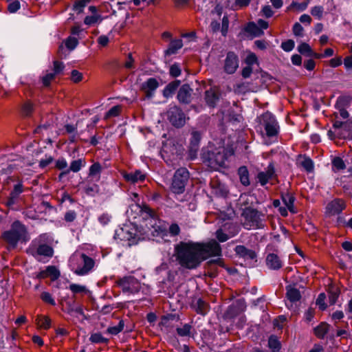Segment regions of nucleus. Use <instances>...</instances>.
Wrapping results in <instances>:
<instances>
[{"mask_svg":"<svg viewBox=\"0 0 352 352\" xmlns=\"http://www.w3.org/2000/svg\"><path fill=\"white\" fill-rule=\"evenodd\" d=\"M198 242L181 241L175 245V256L178 263L184 268L194 270L203 262L199 251Z\"/></svg>","mask_w":352,"mask_h":352,"instance_id":"obj_1","label":"nucleus"},{"mask_svg":"<svg viewBox=\"0 0 352 352\" xmlns=\"http://www.w3.org/2000/svg\"><path fill=\"white\" fill-rule=\"evenodd\" d=\"M227 151L223 146L214 147L209 146L203 149L201 159L203 162L212 170H218L226 166Z\"/></svg>","mask_w":352,"mask_h":352,"instance_id":"obj_2","label":"nucleus"},{"mask_svg":"<svg viewBox=\"0 0 352 352\" xmlns=\"http://www.w3.org/2000/svg\"><path fill=\"white\" fill-rule=\"evenodd\" d=\"M28 234L25 226L19 221H14L10 228L1 234V239L6 243L7 249H14L19 241H25Z\"/></svg>","mask_w":352,"mask_h":352,"instance_id":"obj_3","label":"nucleus"},{"mask_svg":"<svg viewBox=\"0 0 352 352\" xmlns=\"http://www.w3.org/2000/svg\"><path fill=\"white\" fill-rule=\"evenodd\" d=\"M71 262L74 267V272L78 276L87 274L95 264L94 259L85 254L73 256Z\"/></svg>","mask_w":352,"mask_h":352,"instance_id":"obj_4","label":"nucleus"},{"mask_svg":"<svg viewBox=\"0 0 352 352\" xmlns=\"http://www.w3.org/2000/svg\"><path fill=\"white\" fill-rule=\"evenodd\" d=\"M242 216L245 219L243 226L248 230L260 228L263 226L261 218L263 217V214L252 207L244 208Z\"/></svg>","mask_w":352,"mask_h":352,"instance_id":"obj_5","label":"nucleus"},{"mask_svg":"<svg viewBox=\"0 0 352 352\" xmlns=\"http://www.w3.org/2000/svg\"><path fill=\"white\" fill-rule=\"evenodd\" d=\"M188 179L189 172L186 168L177 169L173 177L170 187L171 191L175 194L183 193Z\"/></svg>","mask_w":352,"mask_h":352,"instance_id":"obj_6","label":"nucleus"},{"mask_svg":"<svg viewBox=\"0 0 352 352\" xmlns=\"http://www.w3.org/2000/svg\"><path fill=\"white\" fill-rule=\"evenodd\" d=\"M198 249L203 261L210 256H218L221 254V248L220 245L215 241L212 240L208 243H199Z\"/></svg>","mask_w":352,"mask_h":352,"instance_id":"obj_7","label":"nucleus"},{"mask_svg":"<svg viewBox=\"0 0 352 352\" xmlns=\"http://www.w3.org/2000/svg\"><path fill=\"white\" fill-rule=\"evenodd\" d=\"M261 124L267 137H275L278 134L279 126L275 117L271 113L266 112L261 116Z\"/></svg>","mask_w":352,"mask_h":352,"instance_id":"obj_8","label":"nucleus"},{"mask_svg":"<svg viewBox=\"0 0 352 352\" xmlns=\"http://www.w3.org/2000/svg\"><path fill=\"white\" fill-rule=\"evenodd\" d=\"M116 284L124 292L135 294L140 289L138 280L133 276H124L116 280Z\"/></svg>","mask_w":352,"mask_h":352,"instance_id":"obj_9","label":"nucleus"},{"mask_svg":"<svg viewBox=\"0 0 352 352\" xmlns=\"http://www.w3.org/2000/svg\"><path fill=\"white\" fill-rule=\"evenodd\" d=\"M168 119L175 127L183 126L186 121V116L183 111L177 106L170 107L167 112Z\"/></svg>","mask_w":352,"mask_h":352,"instance_id":"obj_10","label":"nucleus"},{"mask_svg":"<svg viewBox=\"0 0 352 352\" xmlns=\"http://www.w3.org/2000/svg\"><path fill=\"white\" fill-rule=\"evenodd\" d=\"M29 251L36 258H38V256L51 258L54 254V250L51 246L47 244L37 245V239H35L32 242Z\"/></svg>","mask_w":352,"mask_h":352,"instance_id":"obj_11","label":"nucleus"},{"mask_svg":"<svg viewBox=\"0 0 352 352\" xmlns=\"http://www.w3.org/2000/svg\"><path fill=\"white\" fill-rule=\"evenodd\" d=\"M256 178L257 182L263 186L268 182H271L272 184H274L272 181L277 180V175L274 165L270 164L265 171H261L257 174Z\"/></svg>","mask_w":352,"mask_h":352,"instance_id":"obj_12","label":"nucleus"},{"mask_svg":"<svg viewBox=\"0 0 352 352\" xmlns=\"http://www.w3.org/2000/svg\"><path fill=\"white\" fill-rule=\"evenodd\" d=\"M23 191L22 184L19 183L14 186L13 190L10 192L6 205L12 210H16V206L21 200V194Z\"/></svg>","mask_w":352,"mask_h":352,"instance_id":"obj_13","label":"nucleus"},{"mask_svg":"<svg viewBox=\"0 0 352 352\" xmlns=\"http://www.w3.org/2000/svg\"><path fill=\"white\" fill-rule=\"evenodd\" d=\"M346 208L345 201L342 199H335L328 203L326 206V213L329 216L340 214Z\"/></svg>","mask_w":352,"mask_h":352,"instance_id":"obj_14","label":"nucleus"},{"mask_svg":"<svg viewBox=\"0 0 352 352\" xmlns=\"http://www.w3.org/2000/svg\"><path fill=\"white\" fill-rule=\"evenodd\" d=\"M239 67L238 56L233 52H228L224 63V70L226 73L234 74Z\"/></svg>","mask_w":352,"mask_h":352,"instance_id":"obj_15","label":"nucleus"},{"mask_svg":"<svg viewBox=\"0 0 352 352\" xmlns=\"http://www.w3.org/2000/svg\"><path fill=\"white\" fill-rule=\"evenodd\" d=\"M221 98L220 89L217 87H210L205 91V100L206 104L214 107Z\"/></svg>","mask_w":352,"mask_h":352,"instance_id":"obj_16","label":"nucleus"},{"mask_svg":"<svg viewBox=\"0 0 352 352\" xmlns=\"http://www.w3.org/2000/svg\"><path fill=\"white\" fill-rule=\"evenodd\" d=\"M159 87V82L155 78H149L146 82L142 84L141 89L144 91L147 98L153 96V92Z\"/></svg>","mask_w":352,"mask_h":352,"instance_id":"obj_17","label":"nucleus"},{"mask_svg":"<svg viewBox=\"0 0 352 352\" xmlns=\"http://www.w3.org/2000/svg\"><path fill=\"white\" fill-rule=\"evenodd\" d=\"M192 89L187 84L183 85L179 89L177 98L180 102L188 104L190 102Z\"/></svg>","mask_w":352,"mask_h":352,"instance_id":"obj_18","label":"nucleus"},{"mask_svg":"<svg viewBox=\"0 0 352 352\" xmlns=\"http://www.w3.org/2000/svg\"><path fill=\"white\" fill-rule=\"evenodd\" d=\"M140 212L141 216L142 217V218L144 219H145V220L150 219L151 222L154 221L153 224H152L151 223V226L152 227H154V225L156 224V221L157 220V214L155 212V210H153L152 208H151L147 205H143V206H140Z\"/></svg>","mask_w":352,"mask_h":352,"instance_id":"obj_19","label":"nucleus"},{"mask_svg":"<svg viewBox=\"0 0 352 352\" xmlns=\"http://www.w3.org/2000/svg\"><path fill=\"white\" fill-rule=\"evenodd\" d=\"M266 265L270 269L274 270H279L283 266L282 261L279 256L274 253L269 254L267 256Z\"/></svg>","mask_w":352,"mask_h":352,"instance_id":"obj_20","label":"nucleus"},{"mask_svg":"<svg viewBox=\"0 0 352 352\" xmlns=\"http://www.w3.org/2000/svg\"><path fill=\"white\" fill-rule=\"evenodd\" d=\"M123 177L127 182L135 184L139 182H143L146 176L142 171L135 170L134 172L124 173Z\"/></svg>","mask_w":352,"mask_h":352,"instance_id":"obj_21","label":"nucleus"},{"mask_svg":"<svg viewBox=\"0 0 352 352\" xmlns=\"http://www.w3.org/2000/svg\"><path fill=\"white\" fill-rule=\"evenodd\" d=\"M281 199L290 212L293 214L297 213V210L294 207L296 197L293 194L289 192L282 193Z\"/></svg>","mask_w":352,"mask_h":352,"instance_id":"obj_22","label":"nucleus"},{"mask_svg":"<svg viewBox=\"0 0 352 352\" xmlns=\"http://www.w3.org/2000/svg\"><path fill=\"white\" fill-rule=\"evenodd\" d=\"M85 165V161L82 159H78L76 160H74L71 162L70 166L69 169H67L65 171H63L60 173L58 177L61 179L64 175L68 174L70 171L74 173L78 172L82 166Z\"/></svg>","mask_w":352,"mask_h":352,"instance_id":"obj_23","label":"nucleus"},{"mask_svg":"<svg viewBox=\"0 0 352 352\" xmlns=\"http://www.w3.org/2000/svg\"><path fill=\"white\" fill-rule=\"evenodd\" d=\"M235 252L246 259L253 260L256 257V252L254 250L248 249L244 245L236 246Z\"/></svg>","mask_w":352,"mask_h":352,"instance_id":"obj_24","label":"nucleus"},{"mask_svg":"<svg viewBox=\"0 0 352 352\" xmlns=\"http://www.w3.org/2000/svg\"><path fill=\"white\" fill-rule=\"evenodd\" d=\"M286 297L292 302H295L301 298L300 291L292 285L286 287Z\"/></svg>","mask_w":352,"mask_h":352,"instance_id":"obj_25","label":"nucleus"},{"mask_svg":"<svg viewBox=\"0 0 352 352\" xmlns=\"http://www.w3.org/2000/svg\"><path fill=\"white\" fill-rule=\"evenodd\" d=\"M329 328L330 325L328 323L322 322L314 329V333L318 338L323 339L328 333Z\"/></svg>","mask_w":352,"mask_h":352,"instance_id":"obj_26","label":"nucleus"},{"mask_svg":"<svg viewBox=\"0 0 352 352\" xmlns=\"http://www.w3.org/2000/svg\"><path fill=\"white\" fill-rule=\"evenodd\" d=\"M183 46V42L181 39L172 40L168 45V49L165 51L166 55H172L176 54L177 50Z\"/></svg>","mask_w":352,"mask_h":352,"instance_id":"obj_27","label":"nucleus"},{"mask_svg":"<svg viewBox=\"0 0 352 352\" xmlns=\"http://www.w3.org/2000/svg\"><path fill=\"white\" fill-rule=\"evenodd\" d=\"M36 324L40 329H48L51 327L52 320L47 316L38 315L36 318Z\"/></svg>","mask_w":352,"mask_h":352,"instance_id":"obj_28","label":"nucleus"},{"mask_svg":"<svg viewBox=\"0 0 352 352\" xmlns=\"http://www.w3.org/2000/svg\"><path fill=\"white\" fill-rule=\"evenodd\" d=\"M180 81L178 80H174L168 83L163 90V95L165 98H169L173 96L178 87L179 86Z\"/></svg>","mask_w":352,"mask_h":352,"instance_id":"obj_29","label":"nucleus"},{"mask_svg":"<svg viewBox=\"0 0 352 352\" xmlns=\"http://www.w3.org/2000/svg\"><path fill=\"white\" fill-rule=\"evenodd\" d=\"M201 133L197 131H192L190 139V152L194 151L196 152L199 147L200 140L201 139Z\"/></svg>","mask_w":352,"mask_h":352,"instance_id":"obj_30","label":"nucleus"},{"mask_svg":"<svg viewBox=\"0 0 352 352\" xmlns=\"http://www.w3.org/2000/svg\"><path fill=\"white\" fill-rule=\"evenodd\" d=\"M101 170L102 166L100 163L96 162L93 164L89 168L88 178L93 177L95 178L96 181H99L100 179Z\"/></svg>","mask_w":352,"mask_h":352,"instance_id":"obj_31","label":"nucleus"},{"mask_svg":"<svg viewBox=\"0 0 352 352\" xmlns=\"http://www.w3.org/2000/svg\"><path fill=\"white\" fill-rule=\"evenodd\" d=\"M352 102V96L349 95L340 96L338 98L336 108H344L346 109L350 106Z\"/></svg>","mask_w":352,"mask_h":352,"instance_id":"obj_32","label":"nucleus"},{"mask_svg":"<svg viewBox=\"0 0 352 352\" xmlns=\"http://www.w3.org/2000/svg\"><path fill=\"white\" fill-rule=\"evenodd\" d=\"M245 31L254 36H261L264 34L263 31L254 22L248 23Z\"/></svg>","mask_w":352,"mask_h":352,"instance_id":"obj_33","label":"nucleus"},{"mask_svg":"<svg viewBox=\"0 0 352 352\" xmlns=\"http://www.w3.org/2000/svg\"><path fill=\"white\" fill-rule=\"evenodd\" d=\"M238 174L239 175L240 181L241 184L248 186L250 185V179H249V172L248 168L245 166H241L239 168Z\"/></svg>","mask_w":352,"mask_h":352,"instance_id":"obj_34","label":"nucleus"},{"mask_svg":"<svg viewBox=\"0 0 352 352\" xmlns=\"http://www.w3.org/2000/svg\"><path fill=\"white\" fill-rule=\"evenodd\" d=\"M99 186L96 184H90L89 179L85 182V186H84L85 192L89 196H94L96 194L99 192Z\"/></svg>","mask_w":352,"mask_h":352,"instance_id":"obj_35","label":"nucleus"},{"mask_svg":"<svg viewBox=\"0 0 352 352\" xmlns=\"http://www.w3.org/2000/svg\"><path fill=\"white\" fill-rule=\"evenodd\" d=\"M256 199V197L253 195L243 194L241 195L239 201L241 206L248 208L251 207Z\"/></svg>","mask_w":352,"mask_h":352,"instance_id":"obj_36","label":"nucleus"},{"mask_svg":"<svg viewBox=\"0 0 352 352\" xmlns=\"http://www.w3.org/2000/svg\"><path fill=\"white\" fill-rule=\"evenodd\" d=\"M268 346L272 352H278L280 349V342L276 336H271L268 340Z\"/></svg>","mask_w":352,"mask_h":352,"instance_id":"obj_37","label":"nucleus"},{"mask_svg":"<svg viewBox=\"0 0 352 352\" xmlns=\"http://www.w3.org/2000/svg\"><path fill=\"white\" fill-rule=\"evenodd\" d=\"M195 310L198 314L204 315L208 311V304L204 302L202 299L199 298L194 304Z\"/></svg>","mask_w":352,"mask_h":352,"instance_id":"obj_38","label":"nucleus"},{"mask_svg":"<svg viewBox=\"0 0 352 352\" xmlns=\"http://www.w3.org/2000/svg\"><path fill=\"white\" fill-rule=\"evenodd\" d=\"M124 327V322L123 320H120L117 326L109 327L107 329V332L111 335H118L120 333Z\"/></svg>","mask_w":352,"mask_h":352,"instance_id":"obj_39","label":"nucleus"},{"mask_svg":"<svg viewBox=\"0 0 352 352\" xmlns=\"http://www.w3.org/2000/svg\"><path fill=\"white\" fill-rule=\"evenodd\" d=\"M122 111V106L121 105H116L111 108L105 114L104 119L107 120L112 117H117L118 116Z\"/></svg>","mask_w":352,"mask_h":352,"instance_id":"obj_40","label":"nucleus"},{"mask_svg":"<svg viewBox=\"0 0 352 352\" xmlns=\"http://www.w3.org/2000/svg\"><path fill=\"white\" fill-rule=\"evenodd\" d=\"M89 340L92 343H104L107 344L109 339L104 338L100 333H92L89 338Z\"/></svg>","mask_w":352,"mask_h":352,"instance_id":"obj_41","label":"nucleus"},{"mask_svg":"<svg viewBox=\"0 0 352 352\" xmlns=\"http://www.w3.org/2000/svg\"><path fill=\"white\" fill-rule=\"evenodd\" d=\"M69 289L74 294L87 293L88 292L87 287L85 285L72 283L69 285Z\"/></svg>","mask_w":352,"mask_h":352,"instance_id":"obj_42","label":"nucleus"},{"mask_svg":"<svg viewBox=\"0 0 352 352\" xmlns=\"http://www.w3.org/2000/svg\"><path fill=\"white\" fill-rule=\"evenodd\" d=\"M192 327L188 324H185L182 327L177 328V334L181 337L188 336L190 334Z\"/></svg>","mask_w":352,"mask_h":352,"instance_id":"obj_43","label":"nucleus"},{"mask_svg":"<svg viewBox=\"0 0 352 352\" xmlns=\"http://www.w3.org/2000/svg\"><path fill=\"white\" fill-rule=\"evenodd\" d=\"M46 272L48 277H51L52 280H56L60 276V272L55 266L47 267Z\"/></svg>","mask_w":352,"mask_h":352,"instance_id":"obj_44","label":"nucleus"},{"mask_svg":"<svg viewBox=\"0 0 352 352\" xmlns=\"http://www.w3.org/2000/svg\"><path fill=\"white\" fill-rule=\"evenodd\" d=\"M301 166L307 171L312 172L314 170V162L308 157H304L303 160L300 162Z\"/></svg>","mask_w":352,"mask_h":352,"instance_id":"obj_45","label":"nucleus"},{"mask_svg":"<svg viewBox=\"0 0 352 352\" xmlns=\"http://www.w3.org/2000/svg\"><path fill=\"white\" fill-rule=\"evenodd\" d=\"M326 295L324 293H320L316 301L317 305H318L320 310L324 311L327 309V305L325 303Z\"/></svg>","mask_w":352,"mask_h":352,"instance_id":"obj_46","label":"nucleus"},{"mask_svg":"<svg viewBox=\"0 0 352 352\" xmlns=\"http://www.w3.org/2000/svg\"><path fill=\"white\" fill-rule=\"evenodd\" d=\"M298 51L302 54L309 56L310 54L311 53L312 49L309 45V44L306 43H302L298 45Z\"/></svg>","mask_w":352,"mask_h":352,"instance_id":"obj_47","label":"nucleus"},{"mask_svg":"<svg viewBox=\"0 0 352 352\" xmlns=\"http://www.w3.org/2000/svg\"><path fill=\"white\" fill-rule=\"evenodd\" d=\"M41 299L44 302L50 304L52 306H54L56 305L54 298L49 292H43L41 294Z\"/></svg>","mask_w":352,"mask_h":352,"instance_id":"obj_48","label":"nucleus"},{"mask_svg":"<svg viewBox=\"0 0 352 352\" xmlns=\"http://www.w3.org/2000/svg\"><path fill=\"white\" fill-rule=\"evenodd\" d=\"M33 110H34L33 104L30 101H27L23 105L22 113L24 116L28 117L32 114Z\"/></svg>","mask_w":352,"mask_h":352,"instance_id":"obj_49","label":"nucleus"},{"mask_svg":"<svg viewBox=\"0 0 352 352\" xmlns=\"http://www.w3.org/2000/svg\"><path fill=\"white\" fill-rule=\"evenodd\" d=\"M234 91L239 94H244L249 90V84L248 82L237 83L234 87Z\"/></svg>","mask_w":352,"mask_h":352,"instance_id":"obj_50","label":"nucleus"},{"mask_svg":"<svg viewBox=\"0 0 352 352\" xmlns=\"http://www.w3.org/2000/svg\"><path fill=\"white\" fill-rule=\"evenodd\" d=\"M89 2V0H79L74 3V10L76 12L80 13L82 12L83 8L87 6V4Z\"/></svg>","mask_w":352,"mask_h":352,"instance_id":"obj_51","label":"nucleus"},{"mask_svg":"<svg viewBox=\"0 0 352 352\" xmlns=\"http://www.w3.org/2000/svg\"><path fill=\"white\" fill-rule=\"evenodd\" d=\"M332 165L338 170H344L346 168L344 161L339 157H336L333 160Z\"/></svg>","mask_w":352,"mask_h":352,"instance_id":"obj_52","label":"nucleus"},{"mask_svg":"<svg viewBox=\"0 0 352 352\" xmlns=\"http://www.w3.org/2000/svg\"><path fill=\"white\" fill-rule=\"evenodd\" d=\"M340 295V292L338 289H331L329 292V302L330 305H334Z\"/></svg>","mask_w":352,"mask_h":352,"instance_id":"obj_53","label":"nucleus"},{"mask_svg":"<svg viewBox=\"0 0 352 352\" xmlns=\"http://www.w3.org/2000/svg\"><path fill=\"white\" fill-rule=\"evenodd\" d=\"M308 6L307 2H303V3H297L295 1H293L291 5L287 8V10H290L292 8H294L298 11H303L305 10Z\"/></svg>","mask_w":352,"mask_h":352,"instance_id":"obj_54","label":"nucleus"},{"mask_svg":"<svg viewBox=\"0 0 352 352\" xmlns=\"http://www.w3.org/2000/svg\"><path fill=\"white\" fill-rule=\"evenodd\" d=\"M292 31L295 36L300 37L303 36L304 29L299 23L296 22L294 24Z\"/></svg>","mask_w":352,"mask_h":352,"instance_id":"obj_55","label":"nucleus"},{"mask_svg":"<svg viewBox=\"0 0 352 352\" xmlns=\"http://www.w3.org/2000/svg\"><path fill=\"white\" fill-rule=\"evenodd\" d=\"M78 41L76 38L69 36L65 41L66 47L70 50H74L78 45Z\"/></svg>","mask_w":352,"mask_h":352,"instance_id":"obj_56","label":"nucleus"},{"mask_svg":"<svg viewBox=\"0 0 352 352\" xmlns=\"http://www.w3.org/2000/svg\"><path fill=\"white\" fill-rule=\"evenodd\" d=\"M64 69V65L62 62L55 60L54 61V72L52 74H54V76L60 74Z\"/></svg>","mask_w":352,"mask_h":352,"instance_id":"obj_57","label":"nucleus"},{"mask_svg":"<svg viewBox=\"0 0 352 352\" xmlns=\"http://www.w3.org/2000/svg\"><path fill=\"white\" fill-rule=\"evenodd\" d=\"M295 43L293 40H287L285 42H283L281 44L282 49L285 52H290L294 47Z\"/></svg>","mask_w":352,"mask_h":352,"instance_id":"obj_58","label":"nucleus"},{"mask_svg":"<svg viewBox=\"0 0 352 352\" xmlns=\"http://www.w3.org/2000/svg\"><path fill=\"white\" fill-rule=\"evenodd\" d=\"M257 57L255 54L250 53L249 54L245 60V63L248 66L252 67L254 64L257 63Z\"/></svg>","mask_w":352,"mask_h":352,"instance_id":"obj_59","label":"nucleus"},{"mask_svg":"<svg viewBox=\"0 0 352 352\" xmlns=\"http://www.w3.org/2000/svg\"><path fill=\"white\" fill-rule=\"evenodd\" d=\"M55 78L54 74L48 73L42 77V82L43 86L48 87L52 80Z\"/></svg>","mask_w":352,"mask_h":352,"instance_id":"obj_60","label":"nucleus"},{"mask_svg":"<svg viewBox=\"0 0 352 352\" xmlns=\"http://www.w3.org/2000/svg\"><path fill=\"white\" fill-rule=\"evenodd\" d=\"M322 13H323V8L322 6H314L311 9V14L314 16H316L318 19H321L322 18Z\"/></svg>","mask_w":352,"mask_h":352,"instance_id":"obj_61","label":"nucleus"},{"mask_svg":"<svg viewBox=\"0 0 352 352\" xmlns=\"http://www.w3.org/2000/svg\"><path fill=\"white\" fill-rule=\"evenodd\" d=\"M168 232L173 236H177L180 233V228L177 223H172L169 227Z\"/></svg>","mask_w":352,"mask_h":352,"instance_id":"obj_62","label":"nucleus"},{"mask_svg":"<svg viewBox=\"0 0 352 352\" xmlns=\"http://www.w3.org/2000/svg\"><path fill=\"white\" fill-rule=\"evenodd\" d=\"M170 74L173 77H177L181 74V69L177 64H173L170 66Z\"/></svg>","mask_w":352,"mask_h":352,"instance_id":"obj_63","label":"nucleus"},{"mask_svg":"<svg viewBox=\"0 0 352 352\" xmlns=\"http://www.w3.org/2000/svg\"><path fill=\"white\" fill-rule=\"evenodd\" d=\"M20 8V2L14 1L8 4V10L10 13H14Z\"/></svg>","mask_w":352,"mask_h":352,"instance_id":"obj_64","label":"nucleus"}]
</instances>
